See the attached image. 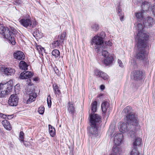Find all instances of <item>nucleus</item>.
Listing matches in <instances>:
<instances>
[{
    "label": "nucleus",
    "instance_id": "47",
    "mask_svg": "<svg viewBox=\"0 0 155 155\" xmlns=\"http://www.w3.org/2000/svg\"><path fill=\"white\" fill-rule=\"evenodd\" d=\"M54 71L55 73L56 74H57V75H58L59 74V71L58 70V69L57 68V67H55V68H54Z\"/></svg>",
    "mask_w": 155,
    "mask_h": 155
},
{
    "label": "nucleus",
    "instance_id": "30",
    "mask_svg": "<svg viewBox=\"0 0 155 155\" xmlns=\"http://www.w3.org/2000/svg\"><path fill=\"white\" fill-rule=\"evenodd\" d=\"M97 102L96 101H92L91 104V110L93 113H95L97 110Z\"/></svg>",
    "mask_w": 155,
    "mask_h": 155
},
{
    "label": "nucleus",
    "instance_id": "5",
    "mask_svg": "<svg viewBox=\"0 0 155 155\" xmlns=\"http://www.w3.org/2000/svg\"><path fill=\"white\" fill-rule=\"evenodd\" d=\"M100 35V36L103 35L104 36L102 37L101 36H100L97 35H95L93 38L91 40L92 42L95 45L94 50L97 53L101 51V47L103 43V38L105 36V33L104 32H101Z\"/></svg>",
    "mask_w": 155,
    "mask_h": 155
},
{
    "label": "nucleus",
    "instance_id": "28",
    "mask_svg": "<svg viewBox=\"0 0 155 155\" xmlns=\"http://www.w3.org/2000/svg\"><path fill=\"white\" fill-rule=\"evenodd\" d=\"M142 142V139L138 137H136L134 140L133 146L136 147L140 145Z\"/></svg>",
    "mask_w": 155,
    "mask_h": 155
},
{
    "label": "nucleus",
    "instance_id": "42",
    "mask_svg": "<svg viewBox=\"0 0 155 155\" xmlns=\"http://www.w3.org/2000/svg\"><path fill=\"white\" fill-rule=\"evenodd\" d=\"M29 81L28 82L27 84V85L26 86V89H27V90H28V88L29 87V86H32L33 85V84L31 83V80L30 79L29 80Z\"/></svg>",
    "mask_w": 155,
    "mask_h": 155
},
{
    "label": "nucleus",
    "instance_id": "32",
    "mask_svg": "<svg viewBox=\"0 0 155 155\" xmlns=\"http://www.w3.org/2000/svg\"><path fill=\"white\" fill-rule=\"evenodd\" d=\"M139 154V152L137 150V147L135 146H133L130 152V155H138Z\"/></svg>",
    "mask_w": 155,
    "mask_h": 155
},
{
    "label": "nucleus",
    "instance_id": "40",
    "mask_svg": "<svg viewBox=\"0 0 155 155\" xmlns=\"http://www.w3.org/2000/svg\"><path fill=\"white\" fill-rule=\"evenodd\" d=\"M45 108L43 106H41L38 108V112L41 114H43L44 112Z\"/></svg>",
    "mask_w": 155,
    "mask_h": 155
},
{
    "label": "nucleus",
    "instance_id": "50",
    "mask_svg": "<svg viewBox=\"0 0 155 155\" xmlns=\"http://www.w3.org/2000/svg\"><path fill=\"white\" fill-rule=\"evenodd\" d=\"M19 139L21 141H25L26 142L27 140H24V136H19Z\"/></svg>",
    "mask_w": 155,
    "mask_h": 155
},
{
    "label": "nucleus",
    "instance_id": "22",
    "mask_svg": "<svg viewBox=\"0 0 155 155\" xmlns=\"http://www.w3.org/2000/svg\"><path fill=\"white\" fill-rule=\"evenodd\" d=\"M112 153L110 155H120V149L118 146L114 145L112 148Z\"/></svg>",
    "mask_w": 155,
    "mask_h": 155
},
{
    "label": "nucleus",
    "instance_id": "10",
    "mask_svg": "<svg viewBox=\"0 0 155 155\" xmlns=\"http://www.w3.org/2000/svg\"><path fill=\"white\" fill-rule=\"evenodd\" d=\"M19 98L16 94H12L9 98L8 103L11 106H16L18 105Z\"/></svg>",
    "mask_w": 155,
    "mask_h": 155
},
{
    "label": "nucleus",
    "instance_id": "26",
    "mask_svg": "<svg viewBox=\"0 0 155 155\" xmlns=\"http://www.w3.org/2000/svg\"><path fill=\"white\" fill-rule=\"evenodd\" d=\"M123 136H114V141L116 145L118 146L120 144L123 138Z\"/></svg>",
    "mask_w": 155,
    "mask_h": 155
},
{
    "label": "nucleus",
    "instance_id": "13",
    "mask_svg": "<svg viewBox=\"0 0 155 155\" xmlns=\"http://www.w3.org/2000/svg\"><path fill=\"white\" fill-rule=\"evenodd\" d=\"M13 55L15 59L18 60H23L25 58L24 54L22 52L20 51H18L14 53Z\"/></svg>",
    "mask_w": 155,
    "mask_h": 155
},
{
    "label": "nucleus",
    "instance_id": "36",
    "mask_svg": "<svg viewBox=\"0 0 155 155\" xmlns=\"http://www.w3.org/2000/svg\"><path fill=\"white\" fill-rule=\"evenodd\" d=\"M102 73V74H101V75H100V76L99 77L102 78L105 80H108L109 78L108 75L107 74L103 71Z\"/></svg>",
    "mask_w": 155,
    "mask_h": 155
},
{
    "label": "nucleus",
    "instance_id": "9",
    "mask_svg": "<svg viewBox=\"0 0 155 155\" xmlns=\"http://www.w3.org/2000/svg\"><path fill=\"white\" fill-rule=\"evenodd\" d=\"M137 28L138 33L137 34V37L136 39V41H139L140 39L142 40V41L145 40L146 37L148 38V41L149 38V36L147 34L143 32V26L140 23H139L137 25Z\"/></svg>",
    "mask_w": 155,
    "mask_h": 155
},
{
    "label": "nucleus",
    "instance_id": "1",
    "mask_svg": "<svg viewBox=\"0 0 155 155\" xmlns=\"http://www.w3.org/2000/svg\"><path fill=\"white\" fill-rule=\"evenodd\" d=\"M90 125L91 127L88 130V132L92 135L99 134L98 129V126L102 122L101 117L97 114L93 113L89 115Z\"/></svg>",
    "mask_w": 155,
    "mask_h": 155
},
{
    "label": "nucleus",
    "instance_id": "51",
    "mask_svg": "<svg viewBox=\"0 0 155 155\" xmlns=\"http://www.w3.org/2000/svg\"><path fill=\"white\" fill-rule=\"evenodd\" d=\"M13 117V116L12 115H8V116L7 117V119L9 120V119H11Z\"/></svg>",
    "mask_w": 155,
    "mask_h": 155
},
{
    "label": "nucleus",
    "instance_id": "45",
    "mask_svg": "<svg viewBox=\"0 0 155 155\" xmlns=\"http://www.w3.org/2000/svg\"><path fill=\"white\" fill-rule=\"evenodd\" d=\"M0 117L3 119H4L5 120L7 119V115L2 113H0Z\"/></svg>",
    "mask_w": 155,
    "mask_h": 155
},
{
    "label": "nucleus",
    "instance_id": "12",
    "mask_svg": "<svg viewBox=\"0 0 155 155\" xmlns=\"http://www.w3.org/2000/svg\"><path fill=\"white\" fill-rule=\"evenodd\" d=\"M154 19L151 17H149L144 19L143 24L145 26L151 27L154 23Z\"/></svg>",
    "mask_w": 155,
    "mask_h": 155
},
{
    "label": "nucleus",
    "instance_id": "31",
    "mask_svg": "<svg viewBox=\"0 0 155 155\" xmlns=\"http://www.w3.org/2000/svg\"><path fill=\"white\" fill-rule=\"evenodd\" d=\"M132 108L129 106H128L125 108L123 110V112H124L126 114H129L132 113Z\"/></svg>",
    "mask_w": 155,
    "mask_h": 155
},
{
    "label": "nucleus",
    "instance_id": "17",
    "mask_svg": "<svg viewBox=\"0 0 155 155\" xmlns=\"http://www.w3.org/2000/svg\"><path fill=\"white\" fill-rule=\"evenodd\" d=\"M27 94H28L29 95V97L27 101V103H30L35 100L37 96V94L36 93L34 92H32L31 93H28V92Z\"/></svg>",
    "mask_w": 155,
    "mask_h": 155
},
{
    "label": "nucleus",
    "instance_id": "7",
    "mask_svg": "<svg viewBox=\"0 0 155 155\" xmlns=\"http://www.w3.org/2000/svg\"><path fill=\"white\" fill-rule=\"evenodd\" d=\"M19 21L24 27L26 28L29 27L30 28H34L38 24L36 20L32 21L31 18L27 17L21 19Z\"/></svg>",
    "mask_w": 155,
    "mask_h": 155
},
{
    "label": "nucleus",
    "instance_id": "8",
    "mask_svg": "<svg viewBox=\"0 0 155 155\" xmlns=\"http://www.w3.org/2000/svg\"><path fill=\"white\" fill-rule=\"evenodd\" d=\"M126 120L128 124L133 126H137L138 124V120L137 116L134 113L129 114H126Z\"/></svg>",
    "mask_w": 155,
    "mask_h": 155
},
{
    "label": "nucleus",
    "instance_id": "27",
    "mask_svg": "<svg viewBox=\"0 0 155 155\" xmlns=\"http://www.w3.org/2000/svg\"><path fill=\"white\" fill-rule=\"evenodd\" d=\"M51 54L56 59H58L60 57V52L58 49L53 50L51 52Z\"/></svg>",
    "mask_w": 155,
    "mask_h": 155
},
{
    "label": "nucleus",
    "instance_id": "16",
    "mask_svg": "<svg viewBox=\"0 0 155 155\" xmlns=\"http://www.w3.org/2000/svg\"><path fill=\"white\" fill-rule=\"evenodd\" d=\"M34 74V73L29 71H24L22 72L20 76V78L25 79L30 78Z\"/></svg>",
    "mask_w": 155,
    "mask_h": 155
},
{
    "label": "nucleus",
    "instance_id": "33",
    "mask_svg": "<svg viewBox=\"0 0 155 155\" xmlns=\"http://www.w3.org/2000/svg\"><path fill=\"white\" fill-rule=\"evenodd\" d=\"M49 131L50 136H53L55 134V130L54 128L51 125H49Z\"/></svg>",
    "mask_w": 155,
    "mask_h": 155
},
{
    "label": "nucleus",
    "instance_id": "37",
    "mask_svg": "<svg viewBox=\"0 0 155 155\" xmlns=\"http://www.w3.org/2000/svg\"><path fill=\"white\" fill-rule=\"evenodd\" d=\"M102 71L98 69H95L94 71V75L99 77L101 74H102Z\"/></svg>",
    "mask_w": 155,
    "mask_h": 155
},
{
    "label": "nucleus",
    "instance_id": "6",
    "mask_svg": "<svg viewBox=\"0 0 155 155\" xmlns=\"http://www.w3.org/2000/svg\"><path fill=\"white\" fill-rule=\"evenodd\" d=\"M102 55L104 57L102 62L105 65L108 66L112 65L114 60L113 55H110L107 51H102Z\"/></svg>",
    "mask_w": 155,
    "mask_h": 155
},
{
    "label": "nucleus",
    "instance_id": "19",
    "mask_svg": "<svg viewBox=\"0 0 155 155\" xmlns=\"http://www.w3.org/2000/svg\"><path fill=\"white\" fill-rule=\"evenodd\" d=\"M2 124L4 127L8 130H11L12 129L11 125L10 122L6 120H4L2 121Z\"/></svg>",
    "mask_w": 155,
    "mask_h": 155
},
{
    "label": "nucleus",
    "instance_id": "46",
    "mask_svg": "<svg viewBox=\"0 0 155 155\" xmlns=\"http://www.w3.org/2000/svg\"><path fill=\"white\" fill-rule=\"evenodd\" d=\"M118 16L120 17V19L121 21L123 20V19L124 17V13L121 14L120 15H119Z\"/></svg>",
    "mask_w": 155,
    "mask_h": 155
},
{
    "label": "nucleus",
    "instance_id": "34",
    "mask_svg": "<svg viewBox=\"0 0 155 155\" xmlns=\"http://www.w3.org/2000/svg\"><path fill=\"white\" fill-rule=\"evenodd\" d=\"M134 15L139 20H142L143 18V15L142 12H135Z\"/></svg>",
    "mask_w": 155,
    "mask_h": 155
},
{
    "label": "nucleus",
    "instance_id": "49",
    "mask_svg": "<svg viewBox=\"0 0 155 155\" xmlns=\"http://www.w3.org/2000/svg\"><path fill=\"white\" fill-rule=\"evenodd\" d=\"M118 63L119 64V66L120 67H123V63L122 62V61L118 59Z\"/></svg>",
    "mask_w": 155,
    "mask_h": 155
},
{
    "label": "nucleus",
    "instance_id": "58",
    "mask_svg": "<svg viewBox=\"0 0 155 155\" xmlns=\"http://www.w3.org/2000/svg\"><path fill=\"white\" fill-rule=\"evenodd\" d=\"M31 90H32V89H31ZM31 92H33V90H32V91H31Z\"/></svg>",
    "mask_w": 155,
    "mask_h": 155
},
{
    "label": "nucleus",
    "instance_id": "18",
    "mask_svg": "<svg viewBox=\"0 0 155 155\" xmlns=\"http://www.w3.org/2000/svg\"><path fill=\"white\" fill-rule=\"evenodd\" d=\"M53 87L55 94L57 97H59L61 94V92L58 84H53Z\"/></svg>",
    "mask_w": 155,
    "mask_h": 155
},
{
    "label": "nucleus",
    "instance_id": "59",
    "mask_svg": "<svg viewBox=\"0 0 155 155\" xmlns=\"http://www.w3.org/2000/svg\"><path fill=\"white\" fill-rule=\"evenodd\" d=\"M121 134L120 133H119V135H120Z\"/></svg>",
    "mask_w": 155,
    "mask_h": 155
},
{
    "label": "nucleus",
    "instance_id": "38",
    "mask_svg": "<svg viewBox=\"0 0 155 155\" xmlns=\"http://www.w3.org/2000/svg\"><path fill=\"white\" fill-rule=\"evenodd\" d=\"M91 28L92 31H98L99 29V25L98 24L94 23L91 25Z\"/></svg>",
    "mask_w": 155,
    "mask_h": 155
},
{
    "label": "nucleus",
    "instance_id": "53",
    "mask_svg": "<svg viewBox=\"0 0 155 155\" xmlns=\"http://www.w3.org/2000/svg\"><path fill=\"white\" fill-rule=\"evenodd\" d=\"M39 78L38 77H35L33 78V80L34 81H36L39 80Z\"/></svg>",
    "mask_w": 155,
    "mask_h": 155
},
{
    "label": "nucleus",
    "instance_id": "24",
    "mask_svg": "<svg viewBox=\"0 0 155 155\" xmlns=\"http://www.w3.org/2000/svg\"><path fill=\"white\" fill-rule=\"evenodd\" d=\"M150 7V4L147 2H144L141 5V8L143 11H147Z\"/></svg>",
    "mask_w": 155,
    "mask_h": 155
},
{
    "label": "nucleus",
    "instance_id": "11",
    "mask_svg": "<svg viewBox=\"0 0 155 155\" xmlns=\"http://www.w3.org/2000/svg\"><path fill=\"white\" fill-rule=\"evenodd\" d=\"M143 74V71L140 70H135L133 71V76L134 79L137 80L142 79Z\"/></svg>",
    "mask_w": 155,
    "mask_h": 155
},
{
    "label": "nucleus",
    "instance_id": "39",
    "mask_svg": "<svg viewBox=\"0 0 155 155\" xmlns=\"http://www.w3.org/2000/svg\"><path fill=\"white\" fill-rule=\"evenodd\" d=\"M47 102L48 107L50 108L51 106V101L50 95L49 94L47 98Z\"/></svg>",
    "mask_w": 155,
    "mask_h": 155
},
{
    "label": "nucleus",
    "instance_id": "20",
    "mask_svg": "<svg viewBox=\"0 0 155 155\" xmlns=\"http://www.w3.org/2000/svg\"><path fill=\"white\" fill-rule=\"evenodd\" d=\"M112 45V42L109 40L107 41H105L104 43L103 44L102 46L101 47V52L104 51H107L108 48Z\"/></svg>",
    "mask_w": 155,
    "mask_h": 155
},
{
    "label": "nucleus",
    "instance_id": "29",
    "mask_svg": "<svg viewBox=\"0 0 155 155\" xmlns=\"http://www.w3.org/2000/svg\"><path fill=\"white\" fill-rule=\"evenodd\" d=\"M19 66L20 69L24 70H28V65L25 62L23 61H21L20 62Z\"/></svg>",
    "mask_w": 155,
    "mask_h": 155
},
{
    "label": "nucleus",
    "instance_id": "57",
    "mask_svg": "<svg viewBox=\"0 0 155 155\" xmlns=\"http://www.w3.org/2000/svg\"><path fill=\"white\" fill-rule=\"evenodd\" d=\"M24 145H25V146H26V144L25 143V142H24Z\"/></svg>",
    "mask_w": 155,
    "mask_h": 155
},
{
    "label": "nucleus",
    "instance_id": "14",
    "mask_svg": "<svg viewBox=\"0 0 155 155\" xmlns=\"http://www.w3.org/2000/svg\"><path fill=\"white\" fill-rule=\"evenodd\" d=\"M109 103L107 101H104L101 104V108L102 111V114L103 117H105L107 109L110 106Z\"/></svg>",
    "mask_w": 155,
    "mask_h": 155
},
{
    "label": "nucleus",
    "instance_id": "48",
    "mask_svg": "<svg viewBox=\"0 0 155 155\" xmlns=\"http://www.w3.org/2000/svg\"><path fill=\"white\" fill-rule=\"evenodd\" d=\"M152 11L153 12V14L155 17V5H153L152 6Z\"/></svg>",
    "mask_w": 155,
    "mask_h": 155
},
{
    "label": "nucleus",
    "instance_id": "4",
    "mask_svg": "<svg viewBox=\"0 0 155 155\" xmlns=\"http://www.w3.org/2000/svg\"><path fill=\"white\" fill-rule=\"evenodd\" d=\"M13 84V81L11 80L5 83H0V97H4L12 91Z\"/></svg>",
    "mask_w": 155,
    "mask_h": 155
},
{
    "label": "nucleus",
    "instance_id": "43",
    "mask_svg": "<svg viewBox=\"0 0 155 155\" xmlns=\"http://www.w3.org/2000/svg\"><path fill=\"white\" fill-rule=\"evenodd\" d=\"M117 13L118 15H120L121 14H122L123 13L122 12V10L121 8L120 5H119L117 7Z\"/></svg>",
    "mask_w": 155,
    "mask_h": 155
},
{
    "label": "nucleus",
    "instance_id": "15",
    "mask_svg": "<svg viewBox=\"0 0 155 155\" xmlns=\"http://www.w3.org/2000/svg\"><path fill=\"white\" fill-rule=\"evenodd\" d=\"M2 70H3L2 71L4 74L8 76L13 75L15 72V69L10 68H3L2 67Z\"/></svg>",
    "mask_w": 155,
    "mask_h": 155
},
{
    "label": "nucleus",
    "instance_id": "23",
    "mask_svg": "<svg viewBox=\"0 0 155 155\" xmlns=\"http://www.w3.org/2000/svg\"><path fill=\"white\" fill-rule=\"evenodd\" d=\"M66 35L67 34L66 32H63L61 35H58L57 40L62 45L64 43Z\"/></svg>",
    "mask_w": 155,
    "mask_h": 155
},
{
    "label": "nucleus",
    "instance_id": "3",
    "mask_svg": "<svg viewBox=\"0 0 155 155\" xmlns=\"http://www.w3.org/2000/svg\"><path fill=\"white\" fill-rule=\"evenodd\" d=\"M12 31V29H8L3 26H0V34L3 38L8 40L12 45H15L16 43L14 38L15 35Z\"/></svg>",
    "mask_w": 155,
    "mask_h": 155
},
{
    "label": "nucleus",
    "instance_id": "52",
    "mask_svg": "<svg viewBox=\"0 0 155 155\" xmlns=\"http://www.w3.org/2000/svg\"><path fill=\"white\" fill-rule=\"evenodd\" d=\"M105 88V86L104 85H101L100 86V88L102 90H103Z\"/></svg>",
    "mask_w": 155,
    "mask_h": 155
},
{
    "label": "nucleus",
    "instance_id": "41",
    "mask_svg": "<svg viewBox=\"0 0 155 155\" xmlns=\"http://www.w3.org/2000/svg\"><path fill=\"white\" fill-rule=\"evenodd\" d=\"M37 50L39 52H41L43 50H45L44 48L42 47L41 45H37L36 46Z\"/></svg>",
    "mask_w": 155,
    "mask_h": 155
},
{
    "label": "nucleus",
    "instance_id": "44",
    "mask_svg": "<svg viewBox=\"0 0 155 155\" xmlns=\"http://www.w3.org/2000/svg\"><path fill=\"white\" fill-rule=\"evenodd\" d=\"M14 4L16 5H19L21 3V1L20 0H15Z\"/></svg>",
    "mask_w": 155,
    "mask_h": 155
},
{
    "label": "nucleus",
    "instance_id": "21",
    "mask_svg": "<svg viewBox=\"0 0 155 155\" xmlns=\"http://www.w3.org/2000/svg\"><path fill=\"white\" fill-rule=\"evenodd\" d=\"M68 110L69 113L73 115L75 112V108L74 107V104L68 102Z\"/></svg>",
    "mask_w": 155,
    "mask_h": 155
},
{
    "label": "nucleus",
    "instance_id": "55",
    "mask_svg": "<svg viewBox=\"0 0 155 155\" xmlns=\"http://www.w3.org/2000/svg\"><path fill=\"white\" fill-rule=\"evenodd\" d=\"M109 111H108V116L109 115V114H110V113L109 112Z\"/></svg>",
    "mask_w": 155,
    "mask_h": 155
},
{
    "label": "nucleus",
    "instance_id": "2",
    "mask_svg": "<svg viewBox=\"0 0 155 155\" xmlns=\"http://www.w3.org/2000/svg\"><path fill=\"white\" fill-rule=\"evenodd\" d=\"M145 40L142 41L140 39L139 41H137L138 51L137 53L136 58L140 60H143L146 62H149L148 59V53L145 50L148 43V38L146 37Z\"/></svg>",
    "mask_w": 155,
    "mask_h": 155
},
{
    "label": "nucleus",
    "instance_id": "54",
    "mask_svg": "<svg viewBox=\"0 0 155 155\" xmlns=\"http://www.w3.org/2000/svg\"><path fill=\"white\" fill-rule=\"evenodd\" d=\"M24 133L22 131L20 132L19 134V136H24Z\"/></svg>",
    "mask_w": 155,
    "mask_h": 155
},
{
    "label": "nucleus",
    "instance_id": "60",
    "mask_svg": "<svg viewBox=\"0 0 155 155\" xmlns=\"http://www.w3.org/2000/svg\"><path fill=\"white\" fill-rule=\"evenodd\" d=\"M154 1H155V0H154Z\"/></svg>",
    "mask_w": 155,
    "mask_h": 155
},
{
    "label": "nucleus",
    "instance_id": "56",
    "mask_svg": "<svg viewBox=\"0 0 155 155\" xmlns=\"http://www.w3.org/2000/svg\"><path fill=\"white\" fill-rule=\"evenodd\" d=\"M118 135H119V134H118H118H117L116 135H115V136H118Z\"/></svg>",
    "mask_w": 155,
    "mask_h": 155
},
{
    "label": "nucleus",
    "instance_id": "25",
    "mask_svg": "<svg viewBox=\"0 0 155 155\" xmlns=\"http://www.w3.org/2000/svg\"><path fill=\"white\" fill-rule=\"evenodd\" d=\"M119 130L122 133H124L128 131L127 124L124 122L123 123L120 127Z\"/></svg>",
    "mask_w": 155,
    "mask_h": 155
},
{
    "label": "nucleus",
    "instance_id": "35",
    "mask_svg": "<svg viewBox=\"0 0 155 155\" xmlns=\"http://www.w3.org/2000/svg\"><path fill=\"white\" fill-rule=\"evenodd\" d=\"M52 45L53 48H58L60 45H62V44L57 40L53 41Z\"/></svg>",
    "mask_w": 155,
    "mask_h": 155
}]
</instances>
